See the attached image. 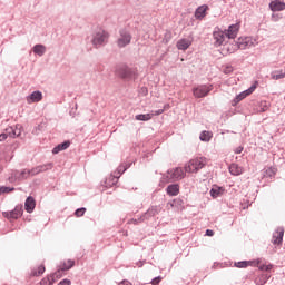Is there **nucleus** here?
I'll return each mask as SVG.
<instances>
[{
    "label": "nucleus",
    "instance_id": "f257e3e1",
    "mask_svg": "<svg viewBox=\"0 0 285 285\" xmlns=\"http://www.w3.org/2000/svg\"><path fill=\"white\" fill-rule=\"evenodd\" d=\"M52 163H47L45 165L37 166L32 169H24L22 171H16L14 177L16 179H28V177H35V175H39V173H46L47 170H52Z\"/></svg>",
    "mask_w": 285,
    "mask_h": 285
},
{
    "label": "nucleus",
    "instance_id": "f03ea898",
    "mask_svg": "<svg viewBox=\"0 0 285 285\" xmlns=\"http://www.w3.org/2000/svg\"><path fill=\"white\" fill-rule=\"evenodd\" d=\"M208 161L206 160V157H199V158H194L189 160V163L185 166V171L186 173H199L204 166H206Z\"/></svg>",
    "mask_w": 285,
    "mask_h": 285
},
{
    "label": "nucleus",
    "instance_id": "7ed1b4c3",
    "mask_svg": "<svg viewBox=\"0 0 285 285\" xmlns=\"http://www.w3.org/2000/svg\"><path fill=\"white\" fill-rule=\"evenodd\" d=\"M109 37L110 35H108V32L104 29L96 31L91 40L94 48H101L106 46V43H108Z\"/></svg>",
    "mask_w": 285,
    "mask_h": 285
},
{
    "label": "nucleus",
    "instance_id": "20e7f679",
    "mask_svg": "<svg viewBox=\"0 0 285 285\" xmlns=\"http://www.w3.org/2000/svg\"><path fill=\"white\" fill-rule=\"evenodd\" d=\"M130 41H132V33H130L128 29H120L119 37L117 39L118 48H126V46H130Z\"/></svg>",
    "mask_w": 285,
    "mask_h": 285
},
{
    "label": "nucleus",
    "instance_id": "39448f33",
    "mask_svg": "<svg viewBox=\"0 0 285 285\" xmlns=\"http://www.w3.org/2000/svg\"><path fill=\"white\" fill-rule=\"evenodd\" d=\"M213 90V85H199L193 88V95L196 99H203V97H208Z\"/></svg>",
    "mask_w": 285,
    "mask_h": 285
},
{
    "label": "nucleus",
    "instance_id": "423d86ee",
    "mask_svg": "<svg viewBox=\"0 0 285 285\" xmlns=\"http://www.w3.org/2000/svg\"><path fill=\"white\" fill-rule=\"evenodd\" d=\"M184 177H186V170L181 167L167 170V179H171V181H181Z\"/></svg>",
    "mask_w": 285,
    "mask_h": 285
},
{
    "label": "nucleus",
    "instance_id": "0eeeda50",
    "mask_svg": "<svg viewBox=\"0 0 285 285\" xmlns=\"http://www.w3.org/2000/svg\"><path fill=\"white\" fill-rule=\"evenodd\" d=\"M213 37H214V46H216V48H219V46H224L226 39H228V36L226 35V32L222 31L220 29L214 30Z\"/></svg>",
    "mask_w": 285,
    "mask_h": 285
},
{
    "label": "nucleus",
    "instance_id": "6e6552de",
    "mask_svg": "<svg viewBox=\"0 0 285 285\" xmlns=\"http://www.w3.org/2000/svg\"><path fill=\"white\" fill-rule=\"evenodd\" d=\"M236 46L238 50H246L255 46V40H253L250 37L238 38Z\"/></svg>",
    "mask_w": 285,
    "mask_h": 285
},
{
    "label": "nucleus",
    "instance_id": "1a4fd4ad",
    "mask_svg": "<svg viewBox=\"0 0 285 285\" xmlns=\"http://www.w3.org/2000/svg\"><path fill=\"white\" fill-rule=\"evenodd\" d=\"M155 215H159V207L157 206L150 207L142 216L138 218V220L134 219V224L146 222V219H150V217H155Z\"/></svg>",
    "mask_w": 285,
    "mask_h": 285
},
{
    "label": "nucleus",
    "instance_id": "9d476101",
    "mask_svg": "<svg viewBox=\"0 0 285 285\" xmlns=\"http://www.w3.org/2000/svg\"><path fill=\"white\" fill-rule=\"evenodd\" d=\"M283 242H284V227L279 226L273 233L272 244H274V246H281Z\"/></svg>",
    "mask_w": 285,
    "mask_h": 285
},
{
    "label": "nucleus",
    "instance_id": "9b49d317",
    "mask_svg": "<svg viewBox=\"0 0 285 285\" xmlns=\"http://www.w3.org/2000/svg\"><path fill=\"white\" fill-rule=\"evenodd\" d=\"M131 164H126V165H120L117 170L111 175V185L115 186V184H117V181H119V177H121V175H124V171L127 168H130Z\"/></svg>",
    "mask_w": 285,
    "mask_h": 285
},
{
    "label": "nucleus",
    "instance_id": "f8f14e48",
    "mask_svg": "<svg viewBox=\"0 0 285 285\" xmlns=\"http://www.w3.org/2000/svg\"><path fill=\"white\" fill-rule=\"evenodd\" d=\"M72 266H75V261L72 259H68L67 262H65L60 268L56 272V277L57 279L61 278V276L63 275V273H66V271H70V268H72Z\"/></svg>",
    "mask_w": 285,
    "mask_h": 285
},
{
    "label": "nucleus",
    "instance_id": "ddd939ff",
    "mask_svg": "<svg viewBox=\"0 0 285 285\" xmlns=\"http://www.w3.org/2000/svg\"><path fill=\"white\" fill-rule=\"evenodd\" d=\"M21 215H23V206L18 205L13 210L6 213L4 217H7V219H19Z\"/></svg>",
    "mask_w": 285,
    "mask_h": 285
},
{
    "label": "nucleus",
    "instance_id": "4468645a",
    "mask_svg": "<svg viewBox=\"0 0 285 285\" xmlns=\"http://www.w3.org/2000/svg\"><path fill=\"white\" fill-rule=\"evenodd\" d=\"M22 130H23V126L18 124L13 127H8L6 129V132H8L9 137L14 138V137H21Z\"/></svg>",
    "mask_w": 285,
    "mask_h": 285
},
{
    "label": "nucleus",
    "instance_id": "2eb2a0df",
    "mask_svg": "<svg viewBox=\"0 0 285 285\" xmlns=\"http://www.w3.org/2000/svg\"><path fill=\"white\" fill-rule=\"evenodd\" d=\"M41 99H43V94L39 90L31 92L30 96L27 97L29 104H39Z\"/></svg>",
    "mask_w": 285,
    "mask_h": 285
},
{
    "label": "nucleus",
    "instance_id": "dca6fc26",
    "mask_svg": "<svg viewBox=\"0 0 285 285\" xmlns=\"http://www.w3.org/2000/svg\"><path fill=\"white\" fill-rule=\"evenodd\" d=\"M190 46H193V40L188 38H183L176 43V48H178L179 50H188Z\"/></svg>",
    "mask_w": 285,
    "mask_h": 285
},
{
    "label": "nucleus",
    "instance_id": "f3484780",
    "mask_svg": "<svg viewBox=\"0 0 285 285\" xmlns=\"http://www.w3.org/2000/svg\"><path fill=\"white\" fill-rule=\"evenodd\" d=\"M121 77L122 79H127L128 81L132 80V79H136L137 77V73L135 72V70L128 68V67H125L122 70H121Z\"/></svg>",
    "mask_w": 285,
    "mask_h": 285
},
{
    "label": "nucleus",
    "instance_id": "a211bd4d",
    "mask_svg": "<svg viewBox=\"0 0 285 285\" xmlns=\"http://www.w3.org/2000/svg\"><path fill=\"white\" fill-rule=\"evenodd\" d=\"M36 206H37V202L35 200V197L32 196L27 197L24 202V209L27 210V213H33Z\"/></svg>",
    "mask_w": 285,
    "mask_h": 285
},
{
    "label": "nucleus",
    "instance_id": "6ab92c4d",
    "mask_svg": "<svg viewBox=\"0 0 285 285\" xmlns=\"http://www.w3.org/2000/svg\"><path fill=\"white\" fill-rule=\"evenodd\" d=\"M269 9L272 12H282L285 9V3L279 0L272 1L269 3Z\"/></svg>",
    "mask_w": 285,
    "mask_h": 285
},
{
    "label": "nucleus",
    "instance_id": "aec40b11",
    "mask_svg": "<svg viewBox=\"0 0 285 285\" xmlns=\"http://www.w3.org/2000/svg\"><path fill=\"white\" fill-rule=\"evenodd\" d=\"M238 32H239V23H236V24L229 26L225 35H227L228 39H235Z\"/></svg>",
    "mask_w": 285,
    "mask_h": 285
},
{
    "label": "nucleus",
    "instance_id": "412c9836",
    "mask_svg": "<svg viewBox=\"0 0 285 285\" xmlns=\"http://www.w3.org/2000/svg\"><path fill=\"white\" fill-rule=\"evenodd\" d=\"M68 148H70V140L63 141L59 145H57L53 149H52V155H59V153H61L62 150H68Z\"/></svg>",
    "mask_w": 285,
    "mask_h": 285
},
{
    "label": "nucleus",
    "instance_id": "4be33fe9",
    "mask_svg": "<svg viewBox=\"0 0 285 285\" xmlns=\"http://www.w3.org/2000/svg\"><path fill=\"white\" fill-rule=\"evenodd\" d=\"M166 193H167V195H169V197H177V195H179V185L171 184V185L167 186Z\"/></svg>",
    "mask_w": 285,
    "mask_h": 285
},
{
    "label": "nucleus",
    "instance_id": "5701e85b",
    "mask_svg": "<svg viewBox=\"0 0 285 285\" xmlns=\"http://www.w3.org/2000/svg\"><path fill=\"white\" fill-rule=\"evenodd\" d=\"M229 173L230 175H234L235 177L242 175L244 173V168L239 167L237 164L229 165Z\"/></svg>",
    "mask_w": 285,
    "mask_h": 285
},
{
    "label": "nucleus",
    "instance_id": "b1692460",
    "mask_svg": "<svg viewBox=\"0 0 285 285\" xmlns=\"http://www.w3.org/2000/svg\"><path fill=\"white\" fill-rule=\"evenodd\" d=\"M206 10H208V6H200L195 11L196 19H204L206 17Z\"/></svg>",
    "mask_w": 285,
    "mask_h": 285
},
{
    "label": "nucleus",
    "instance_id": "393cba45",
    "mask_svg": "<svg viewBox=\"0 0 285 285\" xmlns=\"http://www.w3.org/2000/svg\"><path fill=\"white\" fill-rule=\"evenodd\" d=\"M33 53L38 55V57H43L46 55V46H43V45H36L33 47Z\"/></svg>",
    "mask_w": 285,
    "mask_h": 285
},
{
    "label": "nucleus",
    "instance_id": "a878e982",
    "mask_svg": "<svg viewBox=\"0 0 285 285\" xmlns=\"http://www.w3.org/2000/svg\"><path fill=\"white\" fill-rule=\"evenodd\" d=\"M55 278L57 279V274H56V273L51 274V275H50L49 277H47V278H42V279L40 281V285H52L53 282H55Z\"/></svg>",
    "mask_w": 285,
    "mask_h": 285
},
{
    "label": "nucleus",
    "instance_id": "bb28decb",
    "mask_svg": "<svg viewBox=\"0 0 285 285\" xmlns=\"http://www.w3.org/2000/svg\"><path fill=\"white\" fill-rule=\"evenodd\" d=\"M136 121H150L153 119V115L150 114H139L135 116Z\"/></svg>",
    "mask_w": 285,
    "mask_h": 285
},
{
    "label": "nucleus",
    "instance_id": "cd10ccee",
    "mask_svg": "<svg viewBox=\"0 0 285 285\" xmlns=\"http://www.w3.org/2000/svg\"><path fill=\"white\" fill-rule=\"evenodd\" d=\"M271 279V275L268 274H263L258 278L255 279L256 285H264L266 282Z\"/></svg>",
    "mask_w": 285,
    "mask_h": 285
},
{
    "label": "nucleus",
    "instance_id": "c85d7f7f",
    "mask_svg": "<svg viewBox=\"0 0 285 285\" xmlns=\"http://www.w3.org/2000/svg\"><path fill=\"white\" fill-rule=\"evenodd\" d=\"M285 77V71H272L271 72V78L274 79V81H279V79H284Z\"/></svg>",
    "mask_w": 285,
    "mask_h": 285
},
{
    "label": "nucleus",
    "instance_id": "c756f323",
    "mask_svg": "<svg viewBox=\"0 0 285 285\" xmlns=\"http://www.w3.org/2000/svg\"><path fill=\"white\" fill-rule=\"evenodd\" d=\"M246 97H248V94L246 91L240 92L234 98L232 106H237V104H239V101H242L243 99H246Z\"/></svg>",
    "mask_w": 285,
    "mask_h": 285
},
{
    "label": "nucleus",
    "instance_id": "7c9ffc66",
    "mask_svg": "<svg viewBox=\"0 0 285 285\" xmlns=\"http://www.w3.org/2000/svg\"><path fill=\"white\" fill-rule=\"evenodd\" d=\"M271 108V102L266 100H262L258 105V112H266Z\"/></svg>",
    "mask_w": 285,
    "mask_h": 285
},
{
    "label": "nucleus",
    "instance_id": "2f4dec72",
    "mask_svg": "<svg viewBox=\"0 0 285 285\" xmlns=\"http://www.w3.org/2000/svg\"><path fill=\"white\" fill-rule=\"evenodd\" d=\"M200 141H210L213 139V132L210 131H202L199 136Z\"/></svg>",
    "mask_w": 285,
    "mask_h": 285
},
{
    "label": "nucleus",
    "instance_id": "473e14b6",
    "mask_svg": "<svg viewBox=\"0 0 285 285\" xmlns=\"http://www.w3.org/2000/svg\"><path fill=\"white\" fill-rule=\"evenodd\" d=\"M261 264H262V258L256 259V265L258 266V268L261 271L268 272V271H271L273 268V264H268V265H266V264H262L261 265Z\"/></svg>",
    "mask_w": 285,
    "mask_h": 285
},
{
    "label": "nucleus",
    "instance_id": "72a5a7b5",
    "mask_svg": "<svg viewBox=\"0 0 285 285\" xmlns=\"http://www.w3.org/2000/svg\"><path fill=\"white\" fill-rule=\"evenodd\" d=\"M253 264V262L250 261H239L234 263V266L236 268H248V266H250Z\"/></svg>",
    "mask_w": 285,
    "mask_h": 285
},
{
    "label": "nucleus",
    "instance_id": "f704fd0d",
    "mask_svg": "<svg viewBox=\"0 0 285 285\" xmlns=\"http://www.w3.org/2000/svg\"><path fill=\"white\" fill-rule=\"evenodd\" d=\"M209 193L213 199H217V197H219V195L222 194V187L212 188Z\"/></svg>",
    "mask_w": 285,
    "mask_h": 285
},
{
    "label": "nucleus",
    "instance_id": "c9c22d12",
    "mask_svg": "<svg viewBox=\"0 0 285 285\" xmlns=\"http://www.w3.org/2000/svg\"><path fill=\"white\" fill-rule=\"evenodd\" d=\"M276 173H277V169H275L273 167H269V168L266 169L265 175L267 177H275Z\"/></svg>",
    "mask_w": 285,
    "mask_h": 285
},
{
    "label": "nucleus",
    "instance_id": "e433bc0d",
    "mask_svg": "<svg viewBox=\"0 0 285 285\" xmlns=\"http://www.w3.org/2000/svg\"><path fill=\"white\" fill-rule=\"evenodd\" d=\"M43 273H46V267L43 265H40L38 267V272H32V275H35L36 277H39V275H43Z\"/></svg>",
    "mask_w": 285,
    "mask_h": 285
},
{
    "label": "nucleus",
    "instance_id": "4c0bfd02",
    "mask_svg": "<svg viewBox=\"0 0 285 285\" xmlns=\"http://www.w3.org/2000/svg\"><path fill=\"white\" fill-rule=\"evenodd\" d=\"M12 190H14V187L1 186V187H0V195H3V194H6V193H12Z\"/></svg>",
    "mask_w": 285,
    "mask_h": 285
},
{
    "label": "nucleus",
    "instance_id": "58836bf2",
    "mask_svg": "<svg viewBox=\"0 0 285 285\" xmlns=\"http://www.w3.org/2000/svg\"><path fill=\"white\" fill-rule=\"evenodd\" d=\"M75 215L76 217H83V215H86V207L76 209Z\"/></svg>",
    "mask_w": 285,
    "mask_h": 285
},
{
    "label": "nucleus",
    "instance_id": "ea45409f",
    "mask_svg": "<svg viewBox=\"0 0 285 285\" xmlns=\"http://www.w3.org/2000/svg\"><path fill=\"white\" fill-rule=\"evenodd\" d=\"M257 89V85H252L248 89L245 90V92L248 95H253L255 90Z\"/></svg>",
    "mask_w": 285,
    "mask_h": 285
},
{
    "label": "nucleus",
    "instance_id": "a19ab883",
    "mask_svg": "<svg viewBox=\"0 0 285 285\" xmlns=\"http://www.w3.org/2000/svg\"><path fill=\"white\" fill-rule=\"evenodd\" d=\"M165 109H158L150 112L151 117H159V115H164Z\"/></svg>",
    "mask_w": 285,
    "mask_h": 285
},
{
    "label": "nucleus",
    "instance_id": "79ce46f5",
    "mask_svg": "<svg viewBox=\"0 0 285 285\" xmlns=\"http://www.w3.org/2000/svg\"><path fill=\"white\" fill-rule=\"evenodd\" d=\"M10 137V134L8 131L0 134V142L6 141Z\"/></svg>",
    "mask_w": 285,
    "mask_h": 285
},
{
    "label": "nucleus",
    "instance_id": "37998d69",
    "mask_svg": "<svg viewBox=\"0 0 285 285\" xmlns=\"http://www.w3.org/2000/svg\"><path fill=\"white\" fill-rule=\"evenodd\" d=\"M223 72L225 75H230V72H233V66H226L224 69H223Z\"/></svg>",
    "mask_w": 285,
    "mask_h": 285
},
{
    "label": "nucleus",
    "instance_id": "c03bdc74",
    "mask_svg": "<svg viewBox=\"0 0 285 285\" xmlns=\"http://www.w3.org/2000/svg\"><path fill=\"white\" fill-rule=\"evenodd\" d=\"M161 282V276H157V277H155L154 279H151V284L153 285H157V284H159Z\"/></svg>",
    "mask_w": 285,
    "mask_h": 285
},
{
    "label": "nucleus",
    "instance_id": "a18cd8bd",
    "mask_svg": "<svg viewBox=\"0 0 285 285\" xmlns=\"http://www.w3.org/2000/svg\"><path fill=\"white\" fill-rule=\"evenodd\" d=\"M234 153H235L236 155H242V153H244V147H242V146L237 147V148L234 150Z\"/></svg>",
    "mask_w": 285,
    "mask_h": 285
},
{
    "label": "nucleus",
    "instance_id": "49530a36",
    "mask_svg": "<svg viewBox=\"0 0 285 285\" xmlns=\"http://www.w3.org/2000/svg\"><path fill=\"white\" fill-rule=\"evenodd\" d=\"M206 235L207 237H213V235H215V232L212 229H206Z\"/></svg>",
    "mask_w": 285,
    "mask_h": 285
},
{
    "label": "nucleus",
    "instance_id": "de8ad7c7",
    "mask_svg": "<svg viewBox=\"0 0 285 285\" xmlns=\"http://www.w3.org/2000/svg\"><path fill=\"white\" fill-rule=\"evenodd\" d=\"M174 204H177L178 206H181V204H184V200H181V199H174Z\"/></svg>",
    "mask_w": 285,
    "mask_h": 285
},
{
    "label": "nucleus",
    "instance_id": "09e8293b",
    "mask_svg": "<svg viewBox=\"0 0 285 285\" xmlns=\"http://www.w3.org/2000/svg\"><path fill=\"white\" fill-rule=\"evenodd\" d=\"M119 285H132V284H130V282H128V281H122L119 283Z\"/></svg>",
    "mask_w": 285,
    "mask_h": 285
},
{
    "label": "nucleus",
    "instance_id": "8fccbe9b",
    "mask_svg": "<svg viewBox=\"0 0 285 285\" xmlns=\"http://www.w3.org/2000/svg\"><path fill=\"white\" fill-rule=\"evenodd\" d=\"M137 266L141 268V266H144V262L140 261L139 263H137Z\"/></svg>",
    "mask_w": 285,
    "mask_h": 285
},
{
    "label": "nucleus",
    "instance_id": "3c124183",
    "mask_svg": "<svg viewBox=\"0 0 285 285\" xmlns=\"http://www.w3.org/2000/svg\"><path fill=\"white\" fill-rule=\"evenodd\" d=\"M142 92H144L145 95H147V94H148V89L142 88Z\"/></svg>",
    "mask_w": 285,
    "mask_h": 285
},
{
    "label": "nucleus",
    "instance_id": "603ef678",
    "mask_svg": "<svg viewBox=\"0 0 285 285\" xmlns=\"http://www.w3.org/2000/svg\"><path fill=\"white\" fill-rule=\"evenodd\" d=\"M0 173H3V166L0 164Z\"/></svg>",
    "mask_w": 285,
    "mask_h": 285
},
{
    "label": "nucleus",
    "instance_id": "864d4df0",
    "mask_svg": "<svg viewBox=\"0 0 285 285\" xmlns=\"http://www.w3.org/2000/svg\"><path fill=\"white\" fill-rule=\"evenodd\" d=\"M165 108H168V105H165Z\"/></svg>",
    "mask_w": 285,
    "mask_h": 285
}]
</instances>
